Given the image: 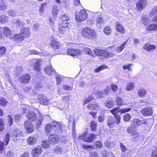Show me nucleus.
I'll return each mask as SVG.
<instances>
[{"label":"nucleus","instance_id":"obj_1","mask_svg":"<svg viewBox=\"0 0 157 157\" xmlns=\"http://www.w3.org/2000/svg\"><path fill=\"white\" fill-rule=\"evenodd\" d=\"M62 23H60L59 26V30L62 34H65L68 31V26L70 25L67 22L69 20V17L66 14H63L61 17Z\"/></svg>","mask_w":157,"mask_h":157},{"label":"nucleus","instance_id":"obj_2","mask_svg":"<svg viewBox=\"0 0 157 157\" xmlns=\"http://www.w3.org/2000/svg\"><path fill=\"white\" fill-rule=\"evenodd\" d=\"M22 132L18 129H17L14 130L13 132L10 134L7 133L4 138V141L5 143L6 146H7L8 144L10 138L13 140H18L20 139L19 137L20 136H22Z\"/></svg>","mask_w":157,"mask_h":157},{"label":"nucleus","instance_id":"obj_3","mask_svg":"<svg viewBox=\"0 0 157 157\" xmlns=\"http://www.w3.org/2000/svg\"><path fill=\"white\" fill-rule=\"evenodd\" d=\"M81 34L84 37L93 39L96 37V32L89 28L86 27L82 29Z\"/></svg>","mask_w":157,"mask_h":157},{"label":"nucleus","instance_id":"obj_4","mask_svg":"<svg viewBox=\"0 0 157 157\" xmlns=\"http://www.w3.org/2000/svg\"><path fill=\"white\" fill-rule=\"evenodd\" d=\"M127 132L131 135V139L133 141L138 142L140 140V136L134 128L129 127L127 129Z\"/></svg>","mask_w":157,"mask_h":157},{"label":"nucleus","instance_id":"obj_5","mask_svg":"<svg viewBox=\"0 0 157 157\" xmlns=\"http://www.w3.org/2000/svg\"><path fill=\"white\" fill-rule=\"evenodd\" d=\"M87 17V13L83 10H81L78 14H75V19L78 22H81L84 21Z\"/></svg>","mask_w":157,"mask_h":157},{"label":"nucleus","instance_id":"obj_6","mask_svg":"<svg viewBox=\"0 0 157 157\" xmlns=\"http://www.w3.org/2000/svg\"><path fill=\"white\" fill-rule=\"evenodd\" d=\"M24 126L25 131L27 133L31 134L34 132L35 128L31 122L28 120L25 121L24 122Z\"/></svg>","mask_w":157,"mask_h":157},{"label":"nucleus","instance_id":"obj_7","mask_svg":"<svg viewBox=\"0 0 157 157\" xmlns=\"http://www.w3.org/2000/svg\"><path fill=\"white\" fill-rule=\"evenodd\" d=\"M96 135L91 134L88 135L86 133H83L81 135L79 136V138L82 139L85 142H90L95 138Z\"/></svg>","mask_w":157,"mask_h":157},{"label":"nucleus","instance_id":"obj_8","mask_svg":"<svg viewBox=\"0 0 157 157\" xmlns=\"http://www.w3.org/2000/svg\"><path fill=\"white\" fill-rule=\"evenodd\" d=\"M147 4V0H139L136 4V9L141 12L146 6Z\"/></svg>","mask_w":157,"mask_h":157},{"label":"nucleus","instance_id":"obj_9","mask_svg":"<svg viewBox=\"0 0 157 157\" xmlns=\"http://www.w3.org/2000/svg\"><path fill=\"white\" fill-rule=\"evenodd\" d=\"M30 64H33V68L35 71H39L40 69V64L41 60L36 59H32L29 61Z\"/></svg>","mask_w":157,"mask_h":157},{"label":"nucleus","instance_id":"obj_10","mask_svg":"<svg viewBox=\"0 0 157 157\" xmlns=\"http://www.w3.org/2000/svg\"><path fill=\"white\" fill-rule=\"evenodd\" d=\"M38 138V135L36 134L28 137L27 139V142L29 145H33L36 143Z\"/></svg>","mask_w":157,"mask_h":157},{"label":"nucleus","instance_id":"obj_11","mask_svg":"<svg viewBox=\"0 0 157 157\" xmlns=\"http://www.w3.org/2000/svg\"><path fill=\"white\" fill-rule=\"evenodd\" d=\"M52 125L53 126L54 132L57 133L62 132V130L60 123L54 121L52 122Z\"/></svg>","mask_w":157,"mask_h":157},{"label":"nucleus","instance_id":"obj_12","mask_svg":"<svg viewBox=\"0 0 157 157\" xmlns=\"http://www.w3.org/2000/svg\"><path fill=\"white\" fill-rule=\"evenodd\" d=\"M67 53L71 56H76L81 55L82 53V51L78 49L69 48L67 50Z\"/></svg>","mask_w":157,"mask_h":157},{"label":"nucleus","instance_id":"obj_13","mask_svg":"<svg viewBox=\"0 0 157 157\" xmlns=\"http://www.w3.org/2000/svg\"><path fill=\"white\" fill-rule=\"evenodd\" d=\"M49 140L50 144H57L59 141V138L56 134H52L49 136Z\"/></svg>","mask_w":157,"mask_h":157},{"label":"nucleus","instance_id":"obj_14","mask_svg":"<svg viewBox=\"0 0 157 157\" xmlns=\"http://www.w3.org/2000/svg\"><path fill=\"white\" fill-rule=\"evenodd\" d=\"M141 112L145 116H151L153 113L152 108L150 107L142 109Z\"/></svg>","mask_w":157,"mask_h":157},{"label":"nucleus","instance_id":"obj_15","mask_svg":"<svg viewBox=\"0 0 157 157\" xmlns=\"http://www.w3.org/2000/svg\"><path fill=\"white\" fill-rule=\"evenodd\" d=\"M31 78V76L29 75L25 74L20 77L18 80L21 83H26L29 82Z\"/></svg>","mask_w":157,"mask_h":157},{"label":"nucleus","instance_id":"obj_16","mask_svg":"<svg viewBox=\"0 0 157 157\" xmlns=\"http://www.w3.org/2000/svg\"><path fill=\"white\" fill-rule=\"evenodd\" d=\"M94 52L95 54L98 56H103L104 57H107L108 51L107 50L96 49L94 50Z\"/></svg>","mask_w":157,"mask_h":157},{"label":"nucleus","instance_id":"obj_17","mask_svg":"<svg viewBox=\"0 0 157 157\" xmlns=\"http://www.w3.org/2000/svg\"><path fill=\"white\" fill-rule=\"evenodd\" d=\"M38 102L41 104L44 105H48L49 103V99L46 96L41 95L38 98Z\"/></svg>","mask_w":157,"mask_h":157},{"label":"nucleus","instance_id":"obj_18","mask_svg":"<svg viewBox=\"0 0 157 157\" xmlns=\"http://www.w3.org/2000/svg\"><path fill=\"white\" fill-rule=\"evenodd\" d=\"M87 107L89 110H99L101 107L97 103H90L87 105Z\"/></svg>","mask_w":157,"mask_h":157},{"label":"nucleus","instance_id":"obj_19","mask_svg":"<svg viewBox=\"0 0 157 157\" xmlns=\"http://www.w3.org/2000/svg\"><path fill=\"white\" fill-rule=\"evenodd\" d=\"M42 151V150L41 147H38L32 150L31 154L32 156L37 157L41 154Z\"/></svg>","mask_w":157,"mask_h":157},{"label":"nucleus","instance_id":"obj_20","mask_svg":"<svg viewBox=\"0 0 157 157\" xmlns=\"http://www.w3.org/2000/svg\"><path fill=\"white\" fill-rule=\"evenodd\" d=\"M20 33L24 38L29 36L30 35L29 28L28 27L22 28L20 30Z\"/></svg>","mask_w":157,"mask_h":157},{"label":"nucleus","instance_id":"obj_21","mask_svg":"<svg viewBox=\"0 0 157 157\" xmlns=\"http://www.w3.org/2000/svg\"><path fill=\"white\" fill-rule=\"evenodd\" d=\"M111 91L110 88L109 86L105 87V89L102 90L101 91H98L97 92L98 96L97 97H99L102 96L103 95L107 94L109 93Z\"/></svg>","mask_w":157,"mask_h":157},{"label":"nucleus","instance_id":"obj_22","mask_svg":"<svg viewBox=\"0 0 157 157\" xmlns=\"http://www.w3.org/2000/svg\"><path fill=\"white\" fill-rule=\"evenodd\" d=\"M110 111L111 113L113 114L114 116L116 119V123L118 124L120 121V117L119 115H117L118 113L119 112L118 108H114L113 109L110 110Z\"/></svg>","mask_w":157,"mask_h":157},{"label":"nucleus","instance_id":"obj_23","mask_svg":"<svg viewBox=\"0 0 157 157\" xmlns=\"http://www.w3.org/2000/svg\"><path fill=\"white\" fill-rule=\"evenodd\" d=\"M26 117L28 119L31 121H33L36 118L37 115L33 111H29L27 113Z\"/></svg>","mask_w":157,"mask_h":157},{"label":"nucleus","instance_id":"obj_24","mask_svg":"<svg viewBox=\"0 0 157 157\" xmlns=\"http://www.w3.org/2000/svg\"><path fill=\"white\" fill-rule=\"evenodd\" d=\"M11 38L15 42H20L24 39L23 36L21 33L13 35Z\"/></svg>","mask_w":157,"mask_h":157},{"label":"nucleus","instance_id":"obj_25","mask_svg":"<svg viewBox=\"0 0 157 157\" xmlns=\"http://www.w3.org/2000/svg\"><path fill=\"white\" fill-rule=\"evenodd\" d=\"M116 121L115 122L113 117H109L107 121V124L109 128H113L116 126Z\"/></svg>","mask_w":157,"mask_h":157},{"label":"nucleus","instance_id":"obj_26","mask_svg":"<svg viewBox=\"0 0 157 157\" xmlns=\"http://www.w3.org/2000/svg\"><path fill=\"white\" fill-rule=\"evenodd\" d=\"M38 114L39 117L38 119V120L36 122V127L37 128H38L40 126L41 124V122L43 120V117L41 115L40 112L39 111L38 112Z\"/></svg>","mask_w":157,"mask_h":157},{"label":"nucleus","instance_id":"obj_27","mask_svg":"<svg viewBox=\"0 0 157 157\" xmlns=\"http://www.w3.org/2000/svg\"><path fill=\"white\" fill-rule=\"evenodd\" d=\"M44 71L48 75H52L54 74L55 71L50 66L44 69Z\"/></svg>","mask_w":157,"mask_h":157},{"label":"nucleus","instance_id":"obj_28","mask_svg":"<svg viewBox=\"0 0 157 157\" xmlns=\"http://www.w3.org/2000/svg\"><path fill=\"white\" fill-rule=\"evenodd\" d=\"M45 130L48 134L54 132L52 122L50 124H48L46 125L45 127Z\"/></svg>","mask_w":157,"mask_h":157},{"label":"nucleus","instance_id":"obj_29","mask_svg":"<svg viewBox=\"0 0 157 157\" xmlns=\"http://www.w3.org/2000/svg\"><path fill=\"white\" fill-rule=\"evenodd\" d=\"M156 48L155 46L153 45H151L149 44H145L143 47L144 50L147 51L154 50Z\"/></svg>","mask_w":157,"mask_h":157},{"label":"nucleus","instance_id":"obj_30","mask_svg":"<svg viewBox=\"0 0 157 157\" xmlns=\"http://www.w3.org/2000/svg\"><path fill=\"white\" fill-rule=\"evenodd\" d=\"M50 45L52 49L54 50L58 49L59 47V44L56 40H52L51 42Z\"/></svg>","mask_w":157,"mask_h":157},{"label":"nucleus","instance_id":"obj_31","mask_svg":"<svg viewBox=\"0 0 157 157\" xmlns=\"http://www.w3.org/2000/svg\"><path fill=\"white\" fill-rule=\"evenodd\" d=\"M5 35L7 37H10L11 36V31L7 27H5L3 30Z\"/></svg>","mask_w":157,"mask_h":157},{"label":"nucleus","instance_id":"obj_32","mask_svg":"<svg viewBox=\"0 0 157 157\" xmlns=\"http://www.w3.org/2000/svg\"><path fill=\"white\" fill-rule=\"evenodd\" d=\"M141 124V121L138 119H135L132 121V123L131 124V127L133 128L135 127L136 128L139 125H140Z\"/></svg>","mask_w":157,"mask_h":157},{"label":"nucleus","instance_id":"obj_33","mask_svg":"<svg viewBox=\"0 0 157 157\" xmlns=\"http://www.w3.org/2000/svg\"><path fill=\"white\" fill-rule=\"evenodd\" d=\"M147 92L146 89L144 88H141L139 89L137 93L140 97H142L146 94Z\"/></svg>","mask_w":157,"mask_h":157},{"label":"nucleus","instance_id":"obj_34","mask_svg":"<svg viewBox=\"0 0 157 157\" xmlns=\"http://www.w3.org/2000/svg\"><path fill=\"white\" fill-rule=\"evenodd\" d=\"M116 29L118 32L122 34L125 33L124 27L118 22H117L116 24Z\"/></svg>","mask_w":157,"mask_h":157},{"label":"nucleus","instance_id":"obj_35","mask_svg":"<svg viewBox=\"0 0 157 157\" xmlns=\"http://www.w3.org/2000/svg\"><path fill=\"white\" fill-rule=\"evenodd\" d=\"M115 102L113 100H107L105 103V106L108 108L113 107L114 105Z\"/></svg>","mask_w":157,"mask_h":157},{"label":"nucleus","instance_id":"obj_36","mask_svg":"<svg viewBox=\"0 0 157 157\" xmlns=\"http://www.w3.org/2000/svg\"><path fill=\"white\" fill-rule=\"evenodd\" d=\"M147 30L151 31L153 30H157V24H152L148 26L147 28Z\"/></svg>","mask_w":157,"mask_h":157},{"label":"nucleus","instance_id":"obj_37","mask_svg":"<svg viewBox=\"0 0 157 157\" xmlns=\"http://www.w3.org/2000/svg\"><path fill=\"white\" fill-rule=\"evenodd\" d=\"M135 87L134 83L133 82H129L126 85V90L128 91H130L133 89Z\"/></svg>","mask_w":157,"mask_h":157},{"label":"nucleus","instance_id":"obj_38","mask_svg":"<svg viewBox=\"0 0 157 157\" xmlns=\"http://www.w3.org/2000/svg\"><path fill=\"white\" fill-rule=\"evenodd\" d=\"M13 23L17 26L21 27L24 25V22L20 19H14L13 20Z\"/></svg>","mask_w":157,"mask_h":157},{"label":"nucleus","instance_id":"obj_39","mask_svg":"<svg viewBox=\"0 0 157 157\" xmlns=\"http://www.w3.org/2000/svg\"><path fill=\"white\" fill-rule=\"evenodd\" d=\"M127 41L123 43L120 46L117 47L115 49L117 52H121L124 49L126 44Z\"/></svg>","mask_w":157,"mask_h":157},{"label":"nucleus","instance_id":"obj_40","mask_svg":"<svg viewBox=\"0 0 157 157\" xmlns=\"http://www.w3.org/2000/svg\"><path fill=\"white\" fill-rule=\"evenodd\" d=\"M104 144L108 148H111L114 146V144L113 142L106 141L105 142Z\"/></svg>","mask_w":157,"mask_h":157},{"label":"nucleus","instance_id":"obj_41","mask_svg":"<svg viewBox=\"0 0 157 157\" xmlns=\"http://www.w3.org/2000/svg\"><path fill=\"white\" fill-rule=\"evenodd\" d=\"M8 17L5 15H3L0 17V22L2 23L5 22H8Z\"/></svg>","mask_w":157,"mask_h":157},{"label":"nucleus","instance_id":"obj_42","mask_svg":"<svg viewBox=\"0 0 157 157\" xmlns=\"http://www.w3.org/2000/svg\"><path fill=\"white\" fill-rule=\"evenodd\" d=\"M102 146V143L100 141H97L94 143V148L97 149L100 148Z\"/></svg>","mask_w":157,"mask_h":157},{"label":"nucleus","instance_id":"obj_43","mask_svg":"<svg viewBox=\"0 0 157 157\" xmlns=\"http://www.w3.org/2000/svg\"><path fill=\"white\" fill-rule=\"evenodd\" d=\"M108 68V66L106 65L101 66L99 67L96 68L94 70L95 72H98L101 70H104Z\"/></svg>","mask_w":157,"mask_h":157},{"label":"nucleus","instance_id":"obj_44","mask_svg":"<svg viewBox=\"0 0 157 157\" xmlns=\"http://www.w3.org/2000/svg\"><path fill=\"white\" fill-rule=\"evenodd\" d=\"M104 32L105 34L109 35L111 32V29L109 27H106L104 29Z\"/></svg>","mask_w":157,"mask_h":157},{"label":"nucleus","instance_id":"obj_45","mask_svg":"<svg viewBox=\"0 0 157 157\" xmlns=\"http://www.w3.org/2000/svg\"><path fill=\"white\" fill-rule=\"evenodd\" d=\"M8 101L4 98H0V105L2 106H5Z\"/></svg>","mask_w":157,"mask_h":157},{"label":"nucleus","instance_id":"obj_46","mask_svg":"<svg viewBox=\"0 0 157 157\" xmlns=\"http://www.w3.org/2000/svg\"><path fill=\"white\" fill-rule=\"evenodd\" d=\"M6 51V48L3 46H0V57L2 56Z\"/></svg>","mask_w":157,"mask_h":157},{"label":"nucleus","instance_id":"obj_47","mask_svg":"<svg viewBox=\"0 0 157 157\" xmlns=\"http://www.w3.org/2000/svg\"><path fill=\"white\" fill-rule=\"evenodd\" d=\"M116 99V102L117 105H123L122 100L121 98L117 97Z\"/></svg>","mask_w":157,"mask_h":157},{"label":"nucleus","instance_id":"obj_48","mask_svg":"<svg viewBox=\"0 0 157 157\" xmlns=\"http://www.w3.org/2000/svg\"><path fill=\"white\" fill-rule=\"evenodd\" d=\"M96 22L98 24H102L104 23V20L102 17H98L96 19Z\"/></svg>","mask_w":157,"mask_h":157},{"label":"nucleus","instance_id":"obj_49","mask_svg":"<svg viewBox=\"0 0 157 157\" xmlns=\"http://www.w3.org/2000/svg\"><path fill=\"white\" fill-rule=\"evenodd\" d=\"M111 88L112 91L115 92L117 91L118 89V87L117 85L113 84H112L111 85Z\"/></svg>","mask_w":157,"mask_h":157},{"label":"nucleus","instance_id":"obj_50","mask_svg":"<svg viewBox=\"0 0 157 157\" xmlns=\"http://www.w3.org/2000/svg\"><path fill=\"white\" fill-rule=\"evenodd\" d=\"M58 7L56 6H54L52 10V13L53 15L54 16H56L58 14Z\"/></svg>","mask_w":157,"mask_h":157},{"label":"nucleus","instance_id":"obj_51","mask_svg":"<svg viewBox=\"0 0 157 157\" xmlns=\"http://www.w3.org/2000/svg\"><path fill=\"white\" fill-rule=\"evenodd\" d=\"M90 127L92 130L95 131L96 128V123L94 121H92L90 124Z\"/></svg>","mask_w":157,"mask_h":157},{"label":"nucleus","instance_id":"obj_52","mask_svg":"<svg viewBox=\"0 0 157 157\" xmlns=\"http://www.w3.org/2000/svg\"><path fill=\"white\" fill-rule=\"evenodd\" d=\"M93 99V98L91 96H90L87 98H86L84 100L83 102L84 105H85L88 103L92 101Z\"/></svg>","mask_w":157,"mask_h":157},{"label":"nucleus","instance_id":"obj_53","mask_svg":"<svg viewBox=\"0 0 157 157\" xmlns=\"http://www.w3.org/2000/svg\"><path fill=\"white\" fill-rule=\"evenodd\" d=\"M49 144L48 142L46 141H44L42 142V147L45 148H47L49 147Z\"/></svg>","mask_w":157,"mask_h":157},{"label":"nucleus","instance_id":"obj_54","mask_svg":"<svg viewBox=\"0 0 157 157\" xmlns=\"http://www.w3.org/2000/svg\"><path fill=\"white\" fill-rule=\"evenodd\" d=\"M83 52L86 54L91 55L92 52V51L89 48L85 47L83 49Z\"/></svg>","mask_w":157,"mask_h":157},{"label":"nucleus","instance_id":"obj_55","mask_svg":"<svg viewBox=\"0 0 157 157\" xmlns=\"http://www.w3.org/2000/svg\"><path fill=\"white\" fill-rule=\"evenodd\" d=\"M8 12L10 16L14 17L16 16V13L13 10H10Z\"/></svg>","mask_w":157,"mask_h":157},{"label":"nucleus","instance_id":"obj_56","mask_svg":"<svg viewBox=\"0 0 157 157\" xmlns=\"http://www.w3.org/2000/svg\"><path fill=\"white\" fill-rule=\"evenodd\" d=\"M131 109L130 108L121 109L119 110V112L121 114L130 111Z\"/></svg>","mask_w":157,"mask_h":157},{"label":"nucleus","instance_id":"obj_57","mask_svg":"<svg viewBox=\"0 0 157 157\" xmlns=\"http://www.w3.org/2000/svg\"><path fill=\"white\" fill-rule=\"evenodd\" d=\"M24 91L27 93H29V92L32 90L31 87L29 86H27L24 87L23 88Z\"/></svg>","mask_w":157,"mask_h":157},{"label":"nucleus","instance_id":"obj_58","mask_svg":"<svg viewBox=\"0 0 157 157\" xmlns=\"http://www.w3.org/2000/svg\"><path fill=\"white\" fill-rule=\"evenodd\" d=\"M62 87L65 90H71L73 89L72 86L70 87L69 86L66 85H63V86H62Z\"/></svg>","mask_w":157,"mask_h":157},{"label":"nucleus","instance_id":"obj_59","mask_svg":"<svg viewBox=\"0 0 157 157\" xmlns=\"http://www.w3.org/2000/svg\"><path fill=\"white\" fill-rule=\"evenodd\" d=\"M69 100V96L67 95L63 97L62 99V100L63 101L66 103Z\"/></svg>","mask_w":157,"mask_h":157},{"label":"nucleus","instance_id":"obj_60","mask_svg":"<svg viewBox=\"0 0 157 157\" xmlns=\"http://www.w3.org/2000/svg\"><path fill=\"white\" fill-rule=\"evenodd\" d=\"M23 70V68L21 66H17L16 68L15 72L16 74L19 73V72H21Z\"/></svg>","mask_w":157,"mask_h":157},{"label":"nucleus","instance_id":"obj_61","mask_svg":"<svg viewBox=\"0 0 157 157\" xmlns=\"http://www.w3.org/2000/svg\"><path fill=\"white\" fill-rule=\"evenodd\" d=\"M8 123L9 124V125L10 126H11L13 124V118L11 117V116L10 115H8Z\"/></svg>","mask_w":157,"mask_h":157},{"label":"nucleus","instance_id":"obj_62","mask_svg":"<svg viewBox=\"0 0 157 157\" xmlns=\"http://www.w3.org/2000/svg\"><path fill=\"white\" fill-rule=\"evenodd\" d=\"M130 115L128 113H126L124 116V119L125 121H128L130 120Z\"/></svg>","mask_w":157,"mask_h":157},{"label":"nucleus","instance_id":"obj_63","mask_svg":"<svg viewBox=\"0 0 157 157\" xmlns=\"http://www.w3.org/2000/svg\"><path fill=\"white\" fill-rule=\"evenodd\" d=\"M4 128L3 121L1 119H0V131H2Z\"/></svg>","mask_w":157,"mask_h":157},{"label":"nucleus","instance_id":"obj_64","mask_svg":"<svg viewBox=\"0 0 157 157\" xmlns=\"http://www.w3.org/2000/svg\"><path fill=\"white\" fill-rule=\"evenodd\" d=\"M151 157H157V149L154 150Z\"/></svg>","mask_w":157,"mask_h":157}]
</instances>
